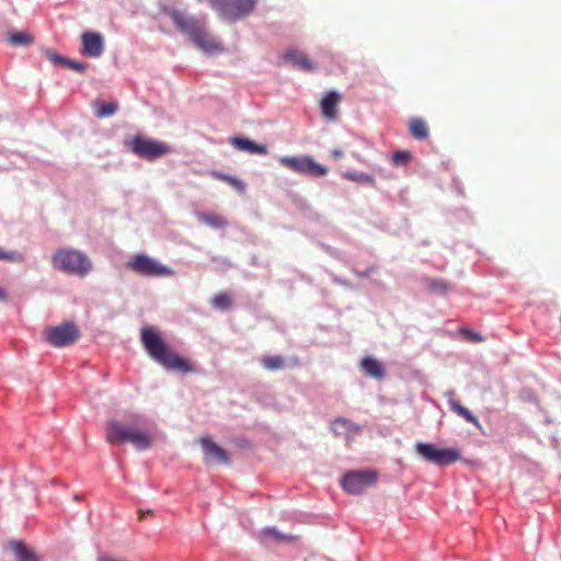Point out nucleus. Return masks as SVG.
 I'll return each instance as SVG.
<instances>
[{
    "mask_svg": "<svg viewBox=\"0 0 561 561\" xmlns=\"http://www.w3.org/2000/svg\"><path fill=\"white\" fill-rule=\"evenodd\" d=\"M141 343L148 355L169 370L192 373L194 367L185 358L176 354L153 327H145L140 331Z\"/></svg>",
    "mask_w": 561,
    "mask_h": 561,
    "instance_id": "obj_1",
    "label": "nucleus"
},
{
    "mask_svg": "<svg viewBox=\"0 0 561 561\" xmlns=\"http://www.w3.org/2000/svg\"><path fill=\"white\" fill-rule=\"evenodd\" d=\"M51 264L57 271L79 277L87 276L92 267L84 253L69 248L58 249L51 256Z\"/></svg>",
    "mask_w": 561,
    "mask_h": 561,
    "instance_id": "obj_2",
    "label": "nucleus"
},
{
    "mask_svg": "<svg viewBox=\"0 0 561 561\" xmlns=\"http://www.w3.org/2000/svg\"><path fill=\"white\" fill-rule=\"evenodd\" d=\"M209 5L225 20L236 22L251 14L256 0H207Z\"/></svg>",
    "mask_w": 561,
    "mask_h": 561,
    "instance_id": "obj_3",
    "label": "nucleus"
},
{
    "mask_svg": "<svg viewBox=\"0 0 561 561\" xmlns=\"http://www.w3.org/2000/svg\"><path fill=\"white\" fill-rule=\"evenodd\" d=\"M126 267L134 273L146 277H170L174 271L157 260L146 255L136 254L126 263Z\"/></svg>",
    "mask_w": 561,
    "mask_h": 561,
    "instance_id": "obj_4",
    "label": "nucleus"
},
{
    "mask_svg": "<svg viewBox=\"0 0 561 561\" xmlns=\"http://www.w3.org/2000/svg\"><path fill=\"white\" fill-rule=\"evenodd\" d=\"M415 450L424 460L437 466L451 465L461 458L460 451L456 448L440 449L428 443H416Z\"/></svg>",
    "mask_w": 561,
    "mask_h": 561,
    "instance_id": "obj_5",
    "label": "nucleus"
},
{
    "mask_svg": "<svg viewBox=\"0 0 561 561\" xmlns=\"http://www.w3.org/2000/svg\"><path fill=\"white\" fill-rule=\"evenodd\" d=\"M279 163L300 174H308L314 178H323L328 174L329 170L327 167L318 163L310 156H301V157H291L284 156L279 158Z\"/></svg>",
    "mask_w": 561,
    "mask_h": 561,
    "instance_id": "obj_6",
    "label": "nucleus"
},
{
    "mask_svg": "<svg viewBox=\"0 0 561 561\" xmlns=\"http://www.w3.org/2000/svg\"><path fill=\"white\" fill-rule=\"evenodd\" d=\"M377 481V473L370 470L350 471L342 479L343 490L353 495L360 494Z\"/></svg>",
    "mask_w": 561,
    "mask_h": 561,
    "instance_id": "obj_7",
    "label": "nucleus"
},
{
    "mask_svg": "<svg viewBox=\"0 0 561 561\" xmlns=\"http://www.w3.org/2000/svg\"><path fill=\"white\" fill-rule=\"evenodd\" d=\"M129 145L135 154L147 160L160 158L170 151V147L167 144L142 136H135Z\"/></svg>",
    "mask_w": 561,
    "mask_h": 561,
    "instance_id": "obj_8",
    "label": "nucleus"
},
{
    "mask_svg": "<svg viewBox=\"0 0 561 561\" xmlns=\"http://www.w3.org/2000/svg\"><path fill=\"white\" fill-rule=\"evenodd\" d=\"M80 336L77 325L72 322L62 323L46 331L47 342L55 347L73 344Z\"/></svg>",
    "mask_w": 561,
    "mask_h": 561,
    "instance_id": "obj_9",
    "label": "nucleus"
},
{
    "mask_svg": "<svg viewBox=\"0 0 561 561\" xmlns=\"http://www.w3.org/2000/svg\"><path fill=\"white\" fill-rule=\"evenodd\" d=\"M331 428L335 436H343L346 439L347 445H350L355 437L362 433L359 425L342 416L332 421Z\"/></svg>",
    "mask_w": 561,
    "mask_h": 561,
    "instance_id": "obj_10",
    "label": "nucleus"
},
{
    "mask_svg": "<svg viewBox=\"0 0 561 561\" xmlns=\"http://www.w3.org/2000/svg\"><path fill=\"white\" fill-rule=\"evenodd\" d=\"M170 16L175 26L183 33H186L191 37V39L204 25L202 21L195 19L194 16H187L180 11H172L170 13Z\"/></svg>",
    "mask_w": 561,
    "mask_h": 561,
    "instance_id": "obj_11",
    "label": "nucleus"
},
{
    "mask_svg": "<svg viewBox=\"0 0 561 561\" xmlns=\"http://www.w3.org/2000/svg\"><path fill=\"white\" fill-rule=\"evenodd\" d=\"M199 444L203 446L205 454V462L206 463H228L229 456L225 449L219 447L216 443L210 440L207 437L199 438Z\"/></svg>",
    "mask_w": 561,
    "mask_h": 561,
    "instance_id": "obj_12",
    "label": "nucleus"
},
{
    "mask_svg": "<svg viewBox=\"0 0 561 561\" xmlns=\"http://www.w3.org/2000/svg\"><path fill=\"white\" fill-rule=\"evenodd\" d=\"M192 41L195 45L207 54H219L224 50L222 45L211 34H209L204 25L194 35Z\"/></svg>",
    "mask_w": 561,
    "mask_h": 561,
    "instance_id": "obj_13",
    "label": "nucleus"
},
{
    "mask_svg": "<svg viewBox=\"0 0 561 561\" xmlns=\"http://www.w3.org/2000/svg\"><path fill=\"white\" fill-rule=\"evenodd\" d=\"M134 427H127L118 421H110L106 424L105 438L110 444L127 443Z\"/></svg>",
    "mask_w": 561,
    "mask_h": 561,
    "instance_id": "obj_14",
    "label": "nucleus"
},
{
    "mask_svg": "<svg viewBox=\"0 0 561 561\" xmlns=\"http://www.w3.org/2000/svg\"><path fill=\"white\" fill-rule=\"evenodd\" d=\"M82 41V54L88 57H99L102 55L104 45L103 38L99 33L84 32L81 35Z\"/></svg>",
    "mask_w": 561,
    "mask_h": 561,
    "instance_id": "obj_15",
    "label": "nucleus"
},
{
    "mask_svg": "<svg viewBox=\"0 0 561 561\" xmlns=\"http://www.w3.org/2000/svg\"><path fill=\"white\" fill-rule=\"evenodd\" d=\"M229 142L232 147L240 151H245L252 154L264 156L267 154V148L264 145L256 144L255 141L243 137H231Z\"/></svg>",
    "mask_w": 561,
    "mask_h": 561,
    "instance_id": "obj_16",
    "label": "nucleus"
},
{
    "mask_svg": "<svg viewBox=\"0 0 561 561\" xmlns=\"http://www.w3.org/2000/svg\"><path fill=\"white\" fill-rule=\"evenodd\" d=\"M283 58L285 61L291 62L294 66L305 71L314 70L313 64L304 51L289 49L284 54Z\"/></svg>",
    "mask_w": 561,
    "mask_h": 561,
    "instance_id": "obj_17",
    "label": "nucleus"
},
{
    "mask_svg": "<svg viewBox=\"0 0 561 561\" xmlns=\"http://www.w3.org/2000/svg\"><path fill=\"white\" fill-rule=\"evenodd\" d=\"M340 101L341 95L339 93L334 91L328 92L320 102L323 116L328 119H334L336 117V108Z\"/></svg>",
    "mask_w": 561,
    "mask_h": 561,
    "instance_id": "obj_18",
    "label": "nucleus"
},
{
    "mask_svg": "<svg viewBox=\"0 0 561 561\" xmlns=\"http://www.w3.org/2000/svg\"><path fill=\"white\" fill-rule=\"evenodd\" d=\"M360 367L368 376L373 378L381 379L385 376L383 365L373 357L363 358L360 362Z\"/></svg>",
    "mask_w": 561,
    "mask_h": 561,
    "instance_id": "obj_19",
    "label": "nucleus"
},
{
    "mask_svg": "<svg viewBox=\"0 0 561 561\" xmlns=\"http://www.w3.org/2000/svg\"><path fill=\"white\" fill-rule=\"evenodd\" d=\"M196 216L199 221L215 229H220L228 226V220L222 215L217 213H197Z\"/></svg>",
    "mask_w": 561,
    "mask_h": 561,
    "instance_id": "obj_20",
    "label": "nucleus"
},
{
    "mask_svg": "<svg viewBox=\"0 0 561 561\" xmlns=\"http://www.w3.org/2000/svg\"><path fill=\"white\" fill-rule=\"evenodd\" d=\"M127 443L133 444L138 450H144L150 447L151 437L147 432L134 427Z\"/></svg>",
    "mask_w": 561,
    "mask_h": 561,
    "instance_id": "obj_21",
    "label": "nucleus"
},
{
    "mask_svg": "<svg viewBox=\"0 0 561 561\" xmlns=\"http://www.w3.org/2000/svg\"><path fill=\"white\" fill-rule=\"evenodd\" d=\"M424 286L430 293L442 296L446 295L449 290L453 289V285L440 278L427 277L424 279Z\"/></svg>",
    "mask_w": 561,
    "mask_h": 561,
    "instance_id": "obj_22",
    "label": "nucleus"
},
{
    "mask_svg": "<svg viewBox=\"0 0 561 561\" xmlns=\"http://www.w3.org/2000/svg\"><path fill=\"white\" fill-rule=\"evenodd\" d=\"M450 409L459 416L465 419L467 422L473 424L479 427L480 422L477 416H474L466 407H463L459 401L450 400L449 401Z\"/></svg>",
    "mask_w": 561,
    "mask_h": 561,
    "instance_id": "obj_23",
    "label": "nucleus"
},
{
    "mask_svg": "<svg viewBox=\"0 0 561 561\" xmlns=\"http://www.w3.org/2000/svg\"><path fill=\"white\" fill-rule=\"evenodd\" d=\"M410 134L416 139H425L428 136L426 123L421 118H413L409 123Z\"/></svg>",
    "mask_w": 561,
    "mask_h": 561,
    "instance_id": "obj_24",
    "label": "nucleus"
},
{
    "mask_svg": "<svg viewBox=\"0 0 561 561\" xmlns=\"http://www.w3.org/2000/svg\"><path fill=\"white\" fill-rule=\"evenodd\" d=\"M94 107L96 117L103 118L114 115L118 110V104L115 101L108 103L95 102Z\"/></svg>",
    "mask_w": 561,
    "mask_h": 561,
    "instance_id": "obj_25",
    "label": "nucleus"
},
{
    "mask_svg": "<svg viewBox=\"0 0 561 561\" xmlns=\"http://www.w3.org/2000/svg\"><path fill=\"white\" fill-rule=\"evenodd\" d=\"M211 306L215 309L227 310L232 306V297L227 291L218 293L211 298Z\"/></svg>",
    "mask_w": 561,
    "mask_h": 561,
    "instance_id": "obj_26",
    "label": "nucleus"
},
{
    "mask_svg": "<svg viewBox=\"0 0 561 561\" xmlns=\"http://www.w3.org/2000/svg\"><path fill=\"white\" fill-rule=\"evenodd\" d=\"M11 548L21 561H38V558L22 542L14 541L11 543Z\"/></svg>",
    "mask_w": 561,
    "mask_h": 561,
    "instance_id": "obj_27",
    "label": "nucleus"
},
{
    "mask_svg": "<svg viewBox=\"0 0 561 561\" xmlns=\"http://www.w3.org/2000/svg\"><path fill=\"white\" fill-rule=\"evenodd\" d=\"M261 364L267 370H278L284 368L285 360L282 356H264L261 358Z\"/></svg>",
    "mask_w": 561,
    "mask_h": 561,
    "instance_id": "obj_28",
    "label": "nucleus"
},
{
    "mask_svg": "<svg viewBox=\"0 0 561 561\" xmlns=\"http://www.w3.org/2000/svg\"><path fill=\"white\" fill-rule=\"evenodd\" d=\"M9 42L13 46H27L33 43V37L24 32H15L10 34Z\"/></svg>",
    "mask_w": 561,
    "mask_h": 561,
    "instance_id": "obj_29",
    "label": "nucleus"
},
{
    "mask_svg": "<svg viewBox=\"0 0 561 561\" xmlns=\"http://www.w3.org/2000/svg\"><path fill=\"white\" fill-rule=\"evenodd\" d=\"M344 178L357 183H367L370 185L375 184V179L371 175L363 172H347L344 174Z\"/></svg>",
    "mask_w": 561,
    "mask_h": 561,
    "instance_id": "obj_30",
    "label": "nucleus"
},
{
    "mask_svg": "<svg viewBox=\"0 0 561 561\" xmlns=\"http://www.w3.org/2000/svg\"><path fill=\"white\" fill-rule=\"evenodd\" d=\"M215 179H218V180H221V181H225L231 185H233L234 187H237L238 190H243V184L237 180V179H233L231 178L230 175H226V174H221V173H218V172H213L211 173Z\"/></svg>",
    "mask_w": 561,
    "mask_h": 561,
    "instance_id": "obj_31",
    "label": "nucleus"
},
{
    "mask_svg": "<svg viewBox=\"0 0 561 561\" xmlns=\"http://www.w3.org/2000/svg\"><path fill=\"white\" fill-rule=\"evenodd\" d=\"M215 179H218V180H221V181H225L231 185H233L234 187H237L238 190H243V184L237 180V179H233L231 178L230 175H226V174H221V173H218V172H213L211 173Z\"/></svg>",
    "mask_w": 561,
    "mask_h": 561,
    "instance_id": "obj_32",
    "label": "nucleus"
},
{
    "mask_svg": "<svg viewBox=\"0 0 561 561\" xmlns=\"http://www.w3.org/2000/svg\"><path fill=\"white\" fill-rule=\"evenodd\" d=\"M0 260L10 262H21L23 261V255L19 252H8L4 249L0 248Z\"/></svg>",
    "mask_w": 561,
    "mask_h": 561,
    "instance_id": "obj_33",
    "label": "nucleus"
},
{
    "mask_svg": "<svg viewBox=\"0 0 561 561\" xmlns=\"http://www.w3.org/2000/svg\"><path fill=\"white\" fill-rule=\"evenodd\" d=\"M264 535L271 536L279 541H293L295 540V537L293 536H285L279 534L275 528H267L264 530Z\"/></svg>",
    "mask_w": 561,
    "mask_h": 561,
    "instance_id": "obj_34",
    "label": "nucleus"
},
{
    "mask_svg": "<svg viewBox=\"0 0 561 561\" xmlns=\"http://www.w3.org/2000/svg\"><path fill=\"white\" fill-rule=\"evenodd\" d=\"M64 66L69 68V69H72L75 71H78V72H84L85 69H87V65L85 64L78 62L76 60L68 59V58H66Z\"/></svg>",
    "mask_w": 561,
    "mask_h": 561,
    "instance_id": "obj_35",
    "label": "nucleus"
},
{
    "mask_svg": "<svg viewBox=\"0 0 561 561\" xmlns=\"http://www.w3.org/2000/svg\"><path fill=\"white\" fill-rule=\"evenodd\" d=\"M410 157V152L408 151H398L393 154L392 159L396 164H403L409 161Z\"/></svg>",
    "mask_w": 561,
    "mask_h": 561,
    "instance_id": "obj_36",
    "label": "nucleus"
},
{
    "mask_svg": "<svg viewBox=\"0 0 561 561\" xmlns=\"http://www.w3.org/2000/svg\"><path fill=\"white\" fill-rule=\"evenodd\" d=\"M46 57L48 60H50L54 64H65L66 58L60 56L59 54L53 51V50H46Z\"/></svg>",
    "mask_w": 561,
    "mask_h": 561,
    "instance_id": "obj_37",
    "label": "nucleus"
},
{
    "mask_svg": "<svg viewBox=\"0 0 561 561\" xmlns=\"http://www.w3.org/2000/svg\"><path fill=\"white\" fill-rule=\"evenodd\" d=\"M466 334L469 335V339L472 342H477L478 343V342H482L483 341V337L479 333L471 332V331H466Z\"/></svg>",
    "mask_w": 561,
    "mask_h": 561,
    "instance_id": "obj_38",
    "label": "nucleus"
},
{
    "mask_svg": "<svg viewBox=\"0 0 561 561\" xmlns=\"http://www.w3.org/2000/svg\"><path fill=\"white\" fill-rule=\"evenodd\" d=\"M331 153H332L333 158H335V159H340L344 156V153L341 149H333Z\"/></svg>",
    "mask_w": 561,
    "mask_h": 561,
    "instance_id": "obj_39",
    "label": "nucleus"
},
{
    "mask_svg": "<svg viewBox=\"0 0 561 561\" xmlns=\"http://www.w3.org/2000/svg\"><path fill=\"white\" fill-rule=\"evenodd\" d=\"M98 561H124V560L112 558V557H108V556H103V557H100L98 559Z\"/></svg>",
    "mask_w": 561,
    "mask_h": 561,
    "instance_id": "obj_40",
    "label": "nucleus"
},
{
    "mask_svg": "<svg viewBox=\"0 0 561 561\" xmlns=\"http://www.w3.org/2000/svg\"><path fill=\"white\" fill-rule=\"evenodd\" d=\"M152 514V512L150 510H147V511H139V519H144L145 516H148Z\"/></svg>",
    "mask_w": 561,
    "mask_h": 561,
    "instance_id": "obj_41",
    "label": "nucleus"
},
{
    "mask_svg": "<svg viewBox=\"0 0 561 561\" xmlns=\"http://www.w3.org/2000/svg\"><path fill=\"white\" fill-rule=\"evenodd\" d=\"M7 299V293L3 288L0 287V301H3Z\"/></svg>",
    "mask_w": 561,
    "mask_h": 561,
    "instance_id": "obj_42",
    "label": "nucleus"
}]
</instances>
